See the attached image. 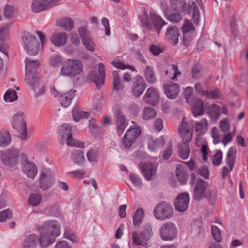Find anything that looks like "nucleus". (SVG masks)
I'll return each mask as SVG.
<instances>
[{"label": "nucleus", "instance_id": "53", "mask_svg": "<svg viewBox=\"0 0 248 248\" xmlns=\"http://www.w3.org/2000/svg\"><path fill=\"white\" fill-rule=\"evenodd\" d=\"M211 231L214 240L218 243L220 242L221 240V235L219 228L215 225H212Z\"/></svg>", "mask_w": 248, "mask_h": 248}, {"label": "nucleus", "instance_id": "13", "mask_svg": "<svg viewBox=\"0 0 248 248\" xmlns=\"http://www.w3.org/2000/svg\"><path fill=\"white\" fill-rule=\"evenodd\" d=\"M182 28L183 32V44L187 46L195 36V28L190 21L186 20Z\"/></svg>", "mask_w": 248, "mask_h": 248}, {"label": "nucleus", "instance_id": "11", "mask_svg": "<svg viewBox=\"0 0 248 248\" xmlns=\"http://www.w3.org/2000/svg\"><path fill=\"white\" fill-rule=\"evenodd\" d=\"M154 215L156 219L164 220L172 217L173 209L170 205L165 202L159 203L154 209Z\"/></svg>", "mask_w": 248, "mask_h": 248}, {"label": "nucleus", "instance_id": "33", "mask_svg": "<svg viewBox=\"0 0 248 248\" xmlns=\"http://www.w3.org/2000/svg\"><path fill=\"white\" fill-rule=\"evenodd\" d=\"M170 4L173 10L179 13L185 11L187 7L185 0H170Z\"/></svg>", "mask_w": 248, "mask_h": 248}, {"label": "nucleus", "instance_id": "54", "mask_svg": "<svg viewBox=\"0 0 248 248\" xmlns=\"http://www.w3.org/2000/svg\"><path fill=\"white\" fill-rule=\"evenodd\" d=\"M192 6H193V19L194 22L198 24L199 22V18H200V12L197 7V4L195 2H192Z\"/></svg>", "mask_w": 248, "mask_h": 248}, {"label": "nucleus", "instance_id": "5", "mask_svg": "<svg viewBox=\"0 0 248 248\" xmlns=\"http://www.w3.org/2000/svg\"><path fill=\"white\" fill-rule=\"evenodd\" d=\"M26 78L25 81L33 91L34 96L39 97L44 95L46 92L44 84L41 82L37 73L25 72Z\"/></svg>", "mask_w": 248, "mask_h": 248}, {"label": "nucleus", "instance_id": "31", "mask_svg": "<svg viewBox=\"0 0 248 248\" xmlns=\"http://www.w3.org/2000/svg\"><path fill=\"white\" fill-rule=\"evenodd\" d=\"M144 77L148 83L154 84L156 82V78L154 68L147 65L143 71Z\"/></svg>", "mask_w": 248, "mask_h": 248}, {"label": "nucleus", "instance_id": "63", "mask_svg": "<svg viewBox=\"0 0 248 248\" xmlns=\"http://www.w3.org/2000/svg\"><path fill=\"white\" fill-rule=\"evenodd\" d=\"M197 173L205 179L208 178L209 177V172L208 168L205 166L199 168Z\"/></svg>", "mask_w": 248, "mask_h": 248}, {"label": "nucleus", "instance_id": "34", "mask_svg": "<svg viewBox=\"0 0 248 248\" xmlns=\"http://www.w3.org/2000/svg\"><path fill=\"white\" fill-rule=\"evenodd\" d=\"M22 171L29 178L33 179L37 173V169L34 163L26 164L22 167Z\"/></svg>", "mask_w": 248, "mask_h": 248}, {"label": "nucleus", "instance_id": "27", "mask_svg": "<svg viewBox=\"0 0 248 248\" xmlns=\"http://www.w3.org/2000/svg\"><path fill=\"white\" fill-rule=\"evenodd\" d=\"M192 106L193 115L197 117L204 113L203 102L198 98H195L191 103L189 104Z\"/></svg>", "mask_w": 248, "mask_h": 248}, {"label": "nucleus", "instance_id": "1", "mask_svg": "<svg viewBox=\"0 0 248 248\" xmlns=\"http://www.w3.org/2000/svg\"><path fill=\"white\" fill-rule=\"evenodd\" d=\"M39 243L42 248H45L53 243L55 237L60 234V224L55 221L45 222L39 228Z\"/></svg>", "mask_w": 248, "mask_h": 248}, {"label": "nucleus", "instance_id": "30", "mask_svg": "<svg viewBox=\"0 0 248 248\" xmlns=\"http://www.w3.org/2000/svg\"><path fill=\"white\" fill-rule=\"evenodd\" d=\"M208 124V122L206 118H202L200 121H197L195 123V131L198 133L197 135V140L201 138V136L204 135L206 132Z\"/></svg>", "mask_w": 248, "mask_h": 248}, {"label": "nucleus", "instance_id": "9", "mask_svg": "<svg viewBox=\"0 0 248 248\" xmlns=\"http://www.w3.org/2000/svg\"><path fill=\"white\" fill-rule=\"evenodd\" d=\"M19 155V152L17 149H11L1 151L0 159L4 165L13 167L17 163Z\"/></svg>", "mask_w": 248, "mask_h": 248}, {"label": "nucleus", "instance_id": "7", "mask_svg": "<svg viewBox=\"0 0 248 248\" xmlns=\"http://www.w3.org/2000/svg\"><path fill=\"white\" fill-rule=\"evenodd\" d=\"M153 235L151 225L147 223L145 225L142 231L139 234L137 232L132 233V240L134 244L137 246L145 247L147 245V241Z\"/></svg>", "mask_w": 248, "mask_h": 248}, {"label": "nucleus", "instance_id": "21", "mask_svg": "<svg viewBox=\"0 0 248 248\" xmlns=\"http://www.w3.org/2000/svg\"><path fill=\"white\" fill-rule=\"evenodd\" d=\"M189 202V196L187 193H183L179 194L174 202L175 210L180 212L185 211L188 207Z\"/></svg>", "mask_w": 248, "mask_h": 248}, {"label": "nucleus", "instance_id": "49", "mask_svg": "<svg viewBox=\"0 0 248 248\" xmlns=\"http://www.w3.org/2000/svg\"><path fill=\"white\" fill-rule=\"evenodd\" d=\"M3 98L6 102H13L17 99V95L15 91L8 90L4 95Z\"/></svg>", "mask_w": 248, "mask_h": 248}, {"label": "nucleus", "instance_id": "38", "mask_svg": "<svg viewBox=\"0 0 248 248\" xmlns=\"http://www.w3.org/2000/svg\"><path fill=\"white\" fill-rule=\"evenodd\" d=\"M73 120L75 122H78L81 118H88L89 113L87 112L81 111L78 106H75L72 111Z\"/></svg>", "mask_w": 248, "mask_h": 248}, {"label": "nucleus", "instance_id": "57", "mask_svg": "<svg viewBox=\"0 0 248 248\" xmlns=\"http://www.w3.org/2000/svg\"><path fill=\"white\" fill-rule=\"evenodd\" d=\"M64 237L72 242H76L77 240L74 232L70 229H65L64 232Z\"/></svg>", "mask_w": 248, "mask_h": 248}, {"label": "nucleus", "instance_id": "58", "mask_svg": "<svg viewBox=\"0 0 248 248\" xmlns=\"http://www.w3.org/2000/svg\"><path fill=\"white\" fill-rule=\"evenodd\" d=\"M230 28L231 32L233 36L238 37L239 36V31L237 29V25L236 24V18H232L230 22Z\"/></svg>", "mask_w": 248, "mask_h": 248}, {"label": "nucleus", "instance_id": "45", "mask_svg": "<svg viewBox=\"0 0 248 248\" xmlns=\"http://www.w3.org/2000/svg\"><path fill=\"white\" fill-rule=\"evenodd\" d=\"M63 62L62 56L59 55H54L51 56L48 60V64L50 66L57 67L61 65Z\"/></svg>", "mask_w": 248, "mask_h": 248}, {"label": "nucleus", "instance_id": "6", "mask_svg": "<svg viewBox=\"0 0 248 248\" xmlns=\"http://www.w3.org/2000/svg\"><path fill=\"white\" fill-rule=\"evenodd\" d=\"M23 46L27 53L31 56L37 55L39 51V44L34 35L24 31L22 35Z\"/></svg>", "mask_w": 248, "mask_h": 248}, {"label": "nucleus", "instance_id": "43", "mask_svg": "<svg viewBox=\"0 0 248 248\" xmlns=\"http://www.w3.org/2000/svg\"><path fill=\"white\" fill-rule=\"evenodd\" d=\"M11 142V137L9 133L4 131L0 132V147H5L10 144Z\"/></svg>", "mask_w": 248, "mask_h": 248}, {"label": "nucleus", "instance_id": "37", "mask_svg": "<svg viewBox=\"0 0 248 248\" xmlns=\"http://www.w3.org/2000/svg\"><path fill=\"white\" fill-rule=\"evenodd\" d=\"M189 148L187 142L184 141L178 143L179 155L182 159H187L189 156Z\"/></svg>", "mask_w": 248, "mask_h": 248}, {"label": "nucleus", "instance_id": "16", "mask_svg": "<svg viewBox=\"0 0 248 248\" xmlns=\"http://www.w3.org/2000/svg\"><path fill=\"white\" fill-rule=\"evenodd\" d=\"M58 2V0H33L31 4V11L38 13L41 11L51 8Z\"/></svg>", "mask_w": 248, "mask_h": 248}, {"label": "nucleus", "instance_id": "64", "mask_svg": "<svg viewBox=\"0 0 248 248\" xmlns=\"http://www.w3.org/2000/svg\"><path fill=\"white\" fill-rule=\"evenodd\" d=\"M220 130L223 132H226L230 129V124L227 119H224L219 122Z\"/></svg>", "mask_w": 248, "mask_h": 248}, {"label": "nucleus", "instance_id": "25", "mask_svg": "<svg viewBox=\"0 0 248 248\" xmlns=\"http://www.w3.org/2000/svg\"><path fill=\"white\" fill-rule=\"evenodd\" d=\"M145 101L152 105H155L159 99L157 91L153 87L148 88L143 97Z\"/></svg>", "mask_w": 248, "mask_h": 248}, {"label": "nucleus", "instance_id": "40", "mask_svg": "<svg viewBox=\"0 0 248 248\" xmlns=\"http://www.w3.org/2000/svg\"><path fill=\"white\" fill-rule=\"evenodd\" d=\"M25 62L26 72H28L29 71L30 73H36V69L40 65L39 62L38 60L32 61L29 58H26L25 59Z\"/></svg>", "mask_w": 248, "mask_h": 248}, {"label": "nucleus", "instance_id": "55", "mask_svg": "<svg viewBox=\"0 0 248 248\" xmlns=\"http://www.w3.org/2000/svg\"><path fill=\"white\" fill-rule=\"evenodd\" d=\"M172 153V143L171 141L168 142L163 154V157L165 159H168Z\"/></svg>", "mask_w": 248, "mask_h": 248}, {"label": "nucleus", "instance_id": "19", "mask_svg": "<svg viewBox=\"0 0 248 248\" xmlns=\"http://www.w3.org/2000/svg\"><path fill=\"white\" fill-rule=\"evenodd\" d=\"M98 71L99 75L96 71H93L90 72L89 77L91 80L95 83L97 87L99 88L100 86L104 84L105 78V66L102 63H100L98 64Z\"/></svg>", "mask_w": 248, "mask_h": 248}, {"label": "nucleus", "instance_id": "2", "mask_svg": "<svg viewBox=\"0 0 248 248\" xmlns=\"http://www.w3.org/2000/svg\"><path fill=\"white\" fill-rule=\"evenodd\" d=\"M150 18L147 12L144 11L140 16L141 23L147 30H153L154 28L156 31L159 33L162 28L167 24V23L159 16L155 13L154 12H151Z\"/></svg>", "mask_w": 248, "mask_h": 248}, {"label": "nucleus", "instance_id": "39", "mask_svg": "<svg viewBox=\"0 0 248 248\" xmlns=\"http://www.w3.org/2000/svg\"><path fill=\"white\" fill-rule=\"evenodd\" d=\"M72 127L70 125L67 124H63L60 125L58 128L59 136L61 138L67 139L71 134Z\"/></svg>", "mask_w": 248, "mask_h": 248}, {"label": "nucleus", "instance_id": "61", "mask_svg": "<svg viewBox=\"0 0 248 248\" xmlns=\"http://www.w3.org/2000/svg\"><path fill=\"white\" fill-rule=\"evenodd\" d=\"M184 96L186 102L188 104H190L194 99L192 97V89L190 87H186L184 91Z\"/></svg>", "mask_w": 248, "mask_h": 248}, {"label": "nucleus", "instance_id": "24", "mask_svg": "<svg viewBox=\"0 0 248 248\" xmlns=\"http://www.w3.org/2000/svg\"><path fill=\"white\" fill-rule=\"evenodd\" d=\"M195 90L198 94L210 99L217 98L220 97V93L217 90L211 91H204L200 83L197 82L195 85Z\"/></svg>", "mask_w": 248, "mask_h": 248}, {"label": "nucleus", "instance_id": "17", "mask_svg": "<svg viewBox=\"0 0 248 248\" xmlns=\"http://www.w3.org/2000/svg\"><path fill=\"white\" fill-rule=\"evenodd\" d=\"M178 130L183 141L189 142L191 140L193 136V127L188 125L185 118L182 119Z\"/></svg>", "mask_w": 248, "mask_h": 248}, {"label": "nucleus", "instance_id": "62", "mask_svg": "<svg viewBox=\"0 0 248 248\" xmlns=\"http://www.w3.org/2000/svg\"><path fill=\"white\" fill-rule=\"evenodd\" d=\"M112 64L116 68L124 70L125 68H128L132 71H136V69L133 66L127 65L126 66L124 63L120 62H113Z\"/></svg>", "mask_w": 248, "mask_h": 248}, {"label": "nucleus", "instance_id": "52", "mask_svg": "<svg viewBox=\"0 0 248 248\" xmlns=\"http://www.w3.org/2000/svg\"><path fill=\"white\" fill-rule=\"evenodd\" d=\"M87 157L89 162H97L99 157L98 151L93 149L90 150L87 153Z\"/></svg>", "mask_w": 248, "mask_h": 248}, {"label": "nucleus", "instance_id": "59", "mask_svg": "<svg viewBox=\"0 0 248 248\" xmlns=\"http://www.w3.org/2000/svg\"><path fill=\"white\" fill-rule=\"evenodd\" d=\"M167 19L172 22H178L182 19V16L178 13L171 14L169 13L166 16Z\"/></svg>", "mask_w": 248, "mask_h": 248}, {"label": "nucleus", "instance_id": "22", "mask_svg": "<svg viewBox=\"0 0 248 248\" xmlns=\"http://www.w3.org/2000/svg\"><path fill=\"white\" fill-rule=\"evenodd\" d=\"M163 89L167 97L171 99H175L180 91L179 86L177 83L172 82L164 84Z\"/></svg>", "mask_w": 248, "mask_h": 248}, {"label": "nucleus", "instance_id": "47", "mask_svg": "<svg viewBox=\"0 0 248 248\" xmlns=\"http://www.w3.org/2000/svg\"><path fill=\"white\" fill-rule=\"evenodd\" d=\"M42 199V197L38 194L32 193L30 195L28 198V203L32 206H38Z\"/></svg>", "mask_w": 248, "mask_h": 248}, {"label": "nucleus", "instance_id": "12", "mask_svg": "<svg viewBox=\"0 0 248 248\" xmlns=\"http://www.w3.org/2000/svg\"><path fill=\"white\" fill-rule=\"evenodd\" d=\"M50 92L53 96L55 98L60 99V102L63 107H67L72 102V100L75 96V90H70L69 92L61 93H59L53 86L50 88Z\"/></svg>", "mask_w": 248, "mask_h": 248}, {"label": "nucleus", "instance_id": "48", "mask_svg": "<svg viewBox=\"0 0 248 248\" xmlns=\"http://www.w3.org/2000/svg\"><path fill=\"white\" fill-rule=\"evenodd\" d=\"M156 115V110L152 107H147L143 110V118L144 120L153 119Z\"/></svg>", "mask_w": 248, "mask_h": 248}, {"label": "nucleus", "instance_id": "56", "mask_svg": "<svg viewBox=\"0 0 248 248\" xmlns=\"http://www.w3.org/2000/svg\"><path fill=\"white\" fill-rule=\"evenodd\" d=\"M12 217L11 211L9 209L0 212V222H4Z\"/></svg>", "mask_w": 248, "mask_h": 248}, {"label": "nucleus", "instance_id": "35", "mask_svg": "<svg viewBox=\"0 0 248 248\" xmlns=\"http://www.w3.org/2000/svg\"><path fill=\"white\" fill-rule=\"evenodd\" d=\"M57 23L59 26L67 31H71L74 26L73 20L69 17H62L58 20Z\"/></svg>", "mask_w": 248, "mask_h": 248}, {"label": "nucleus", "instance_id": "18", "mask_svg": "<svg viewBox=\"0 0 248 248\" xmlns=\"http://www.w3.org/2000/svg\"><path fill=\"white\" fill-rule=\"evenodd\" d=\"M53 180V172L48 169H43L42 170L39 186L43 190H47L51 186Z\"/></svg>", "mask_w": 248, "mask_h": 248}, {"label": "nucleus", "instance_id": "41", "mask_svg": "<svg viewBox=\"0 0 248 248\" xmlns=\"http://www.w3.org/2000/svg\"><path fill=\"white\" fill-rule=\"evenodd\" d=\"M71 158L75 163L78 165H81L85 160L83 152L81 150L73 151Z\"/></svg>", "mask_w": 248, "mask_h": 248}, {"label": "nucleus", "instance_id": "23", "mask_svg": "<svg viewBox=\"0 0 248 248\" xmlns=\"http://www.w3.org/2000/svg\"><path fill=\"white\" fill-rule=\"evenodd\" d=\"M146 87V83L141 77H137L132 85V93L136 97L140 96Z\"/></svg>", "mask_w": 248, "mask_h": 248}, {"label": "nucleus", "instance_id": "29", "mask_svg": "<svg viewBox=\"0 0 248 248\" xmlns=\"http://www.w3.org/2000/svg\"><path fill=\"white\" fill-rule=\"evenodd\" d=\"M51 42L56 46H62L65 45L67 34L64 32H54L50 38Z\"/></svg>", "mask_w": 248, "mask_h": 248}, {"label": "nucleus", "instance_id": "44", "mask_svg": "<svg viewBox=\"0 0 248 248\" xmlns=\"http://www.w3.org/2000/svg\"><path fill=\"white\" fill-rule=\"evenodd\" d=\"M165 73L166 75L169 76L173 74L171 79L174 81L176 80L177 78L181 75V73L178 70L177 66L175 64L170 66L168 69L165 71Z\"/></svg>", "mask_w": 248, "mask_h": 248}, {"label": "nucleus", "instance_id": "4", "mask_svg": "<svg viewBox=\"0 0 248 248\" xmlns=\"http://www.w3.org/2000/svg\"><path fill=\"white\" fill-rule=\"evenodd\" d=\"M216 191L211 190L209 184L202 179H198L194 189L193 198L200 201L203 197L214 199L216 196Z\"/></svg>", "mask_w": 248, "mask_h": 248}, {"label": "nucleus", "instance_id": "20", "mask_svg": "<svg viewBox=\"0 0 248 248\" xmlns=\"http://www.w3.org/2000/svg\"><path fill=\"white\" fill-rule=\"evenodd\" d=\"M141 173L147 180L150 181L155 176L157 166L151 163L141 162L139 165Z\"/></svg>", "mask_w": 248, "mask_h": 248}, {"label": "nucleus", "instance_id": "60", "mask_svg": "<svg viewBox=\"0 0 248 248\" xmlns=\"http://www.w3.org/2000/svg\"><path fill=\"white\" fill-rule=\"evenodd\" d=\"M130 179L132 183L137 187H140L142 185L141 179L137 175L131 173L129 175Z\"/></svg>", "mask_w": 248, "mask_h": 248}, {"label": "nucleus", "instance_id": "15", "mask_svg": "<svg viewBox=\"0 0 248 248\" xmlns=\"http://www.w3.org/2000/svg\"><path fill=\"white\" fill-rule=\"evenodd\" d=\"M113 114L115 119L117 133L119 135H121L127 125L125 117L119 107H116Z\"/></svg>", "mask_w": 248, "mask_h": 248}, {"label": "nucleus", "instance_id": "10", "mask_svg": "<svg viewBox=\"0 0 248 248\" xmlns=\"http://www.w3.org/2000/svg\"><path fill=\"white\" fill-rule=\"evenodd\" d=\"M177 232V228L171 222L163 224L159 229L160 237L164 241L173 240L176 236Z\"/></svg>", "mask_w": 248, "mask_h": 248}, {"label": "nucleus", "instance_id": "28", "mask_svg": "<svg viewBox=\"0 0 248 248\" xmlns=\"http://www.w3.org/2000/svg\"><path fill=\"white\" fill-rule=\"evenodd\" d=\"M39 242V238L35 234L28 235L22 242V248H35L38 243Z\"/></svg>", "mask_w": 248, "mask_h": 248}, {"label": "nucleus", "instance_id": "46", "mask_svg": "<svg viewBox=\"0 0 248 248\" xmlns=\"http://www.w3.org/2000/svg\"><path fill=\"white\" fill-rule=\"evenodd\" d=\"M176 175L177 179L182 184H185L187 182V176L184 171L182 170V165H178L175 170Z\"/></svg>", "mask_w": 248, "mask_h": 248}, {"label": "nucleus", "instance_id": "36", "mask_svg": "<svg viewBox=\"0 0 248 248\" xmlns=\"http://www.w3.org/2000/svg\"><path fill=\"white\" fill-rule=\"evenodd\" d=\"M236 154V149L235 147H231L227 153L226 157V164L230 168V170H232L233 168L235 157Z\"/></svg>", "mask_w": 248, "mask_h": 248}, {"label": "nucleus", "instance_id": "32", "mask_svg": "<svg viewBox=\"0 0 248 248\" xmlns=\"http://www.w3.org/2000/svg\"><path fill=\"white\" fill-rule=\"evenodd\" d=\"M165 143V140L163 137H160L155 140L151 138L148 141V147L150 150L155 151L158 148L163 147Z\"/></svg>", "mask_w": 248, "mask_h": 248}, {"label": "nucleus", "instance_id": "26", "mask_svg": "<svg viewBox=\"0 0 248 248\" xmlns=\"http://www.w3.org/2000/svg\"><path fill=\"white\" fill-rule=\"evenodd\" d=\"M166 38L171 42V43L175 45L179 41L178 37L179 36V29L174 26L170 25L167 28L166 33Z\"/></svg>", "mask_w": 248, "mask_h": 248}, {"label": "nucleus", "instance_id": "8", "mask_svg": "<svg viewBox=\"0 0 248 248\" xmlns=\"http://www.w3.org/2000/svg\"><path fill=\"white\" fill-rule=\"evenodd\" d=\"M13 127L19 133V137L22 140H26L29 136L27 133L26 124L25 121L24 114L23 113H17L13 116Z\"/></svg>", "mask_w": 248, "mask_h": 248}, {"label": "nucleus", "instance_id": "42", "mask_svg": "<svg viewBox=\"0 0 248 248\" xmlns=\"http://www.w3.org/2000/svg\"><path fill=\"white\" fill-rule=\"evenodd\" d=\"M143 215L144 212L143 209L141 208H138L132 217L134 226H140L141 223Z\"/></svg>", "mask_w": 248, "mask_h": 248}, {"label": "nucleus", "instance_id": "14", "mask_svg": "<svg viewBox=\"0 0 248 248\" xmlns=\"http://www.w3.org/2000/svg\"><path fill=\"white\" fill-rule=\"evenodd\" d=\"M141 132L140 127H130L128 129L123 138V144L126 149H129L134 143Z\"/></svg>", "mask_w": 248, "mask_h": 248}, {"label": "nucleus", "instance_id": "50", "mask_svg": "<svg viewBox=\"0 0 248 248\" xmlns=\"http://www.w3.org/2000/svg\"><path fill=\"white\" fill-rule=\"evenodd\" d=\"M83 44L85 47L89 51L93 52L95 48V44L89 36L82 40Z\"/></svg>", "mask_w": 248, "mask_h": 248}, {"label": "nucleus", "instance_id": "51", "mask_svg": "<svg viewBox=\"0 0 248 248\" xmlns=\"http://www.w3.org/2000/svg\"><path fill=\"white\" fill-rule=\"evenodd\" d=\"M66 140H67V144L69 146H76L79 147L80 148L84 147V143L80 142L76 139H73L72 138V134H70Z\"/></svg>", "mask_w": 248, "mask_h": 248}, {"label": "nucleus", "instance_id": "3", "mask_svg": "<svg viewBox=\"0 0 248 248\" xmlns=\"http://www.w3.org/2000/svg\"><path fill=\"white\" fill-rule=\"evenodd\" d=\"M83 64L81 61L69 59L66 60L60 71L62 76L75 78L83 71Z\"/></svg>", "mask_w": 248, "mask_h": 248}]
</instances>
